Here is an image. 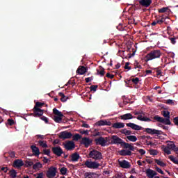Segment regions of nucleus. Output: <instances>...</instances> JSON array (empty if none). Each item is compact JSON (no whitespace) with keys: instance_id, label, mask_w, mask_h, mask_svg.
<instances>
[{"instance_id":"nucleus-1","label":"nucleus","mask_w":178,"mask_h":178,"mask_svg":"<svg viewBox=\"0 0 178 178\" xmlns=\"http://www.w3.org/2000/svg\"><path fill=\"white\" fill-rule=\"evenodd\" d=\"M111 144H116L117 145H119L120 144L122 148L124 149H130V151H134V149H136L137 148L133 146V144L123 141V139L119 138V136L116 135H113L111 136Z\"/></svg>"},{"instance_id":"nucleus-2","label":"nucleus","mask_w":178,"mask_h":178,"mask_svg":"<svg viewBox=\"0 0 178 178\" xmlns=\"http://www.w3.org/2000/svg\"><path fill=\"white\" fill-rule=\"evenodd\" d=\"M162 115L164 118L160 117L159 115H155L153 119L156 122H159V123H163L164 124L170 125L172 122H170V113L168 111H163Z\"/></svg>"},{"instance_id":"nucleus-3","label":"nucleus","mask_w":178,"mask_h":178,"mask_svg":"<svg viewBox=\"0 0 178 178\" xmlns=\"http://www.w3.org/2000/svg\"><path fill=\"white\" fill-rule=\"evenodd\" d=\"M162 53L161 50H152L145 56V62H149L154 59H159Z\"/></svg>"},{"instance_id":"nucleus-4","label":"nucleus","mask_w":178,"mask_h":178,"mask_svg":"<svg viewBox=\"0 0 178 178\" xmlns=\"http://www.w3.org/2000/svg\"><path fill=\"white\" fill-rule=\"evenodd\" d=\"M45 105L44 103H41L40 102H37L34 108H33V113L35 118L37 116H42L44 115V110H41L40 108H42Z\"/></svg>"},{"instance_id":"nucleus-5","label":"nucleus","mask_w":178,"mask_h":178,"mask_svg":"<svg viewBox=\"0 0 178 178\" xmlns=\"http://www.w3.org/2000/svg\"><path fill=\"white\" fill-rule=\"evenodd\" d=\"M89 158L94 159L95 161H101L103 159L102 153L98 150L92 149L88 154Z\"/></svg>"},{"instance_id":"nucleus-6","label":"nucleus","mask_w":178,"mask_h":178,"mask_svg":"<svg viewBox=\"0 0 178 178\" xmlns=\"http://www.w3.org/2000/svg\"><path fill=\"white\" fill-rule=\"evenodd\" d=\"M84 165L86 168L88 169H95L97 170L99 166H101V164L97 161H92L91 159H88L86 161H85Z\"/></svg>"},{"instance_id":"nucleus-7","label":"nucleus","mask_w":178,"mask_h":178,"mask_svg":"<svg viewBox=\"0 0 178 178\" xmlns=\"http://www.w3.org/2000/svg\"><path fill=\"white\" fill-rule=\"evenodd\" d=\"M53 113L54 115H56L54 118V122H56V123H60L63 118V114L62 113V112L59 111V110L56 108H54Z\"/></svg>"},{"instance_id":"nucleus-8","label":"nucleus","mask_w":178,"mask_h":178,"mask_svg":"<svg viewBox=\"0 0 178 178\" xmlns=\"http://www.w3.org/2000/svg\"><path fill=\"white\" fill-rule=\"evenodd\" d=\"M95 143L96 145H101V147H106V144L108 143V137L104 138L100 136L95 139Z\"/></svg>"},{"instance_id":"nucleus-9","label":"nucleus","mask_w":178,"mask_h":178,"mask_svg":"<svg viewBox=\"0 0 178 178\" xmlns=\"http://www.w3.org/2000/svg\"><path fill=\"white\" fill-rule=\"evenodd\" d=\"M72 137H73V134L67 131H61L58 134V138L61 140H67L72 138Z\"/></svg>"},{"instance_id":"nucleus-10","label":"nucleus","mask_w":178,"mask_h":178,"mask_svg":"<svg viewBox=\"0 0 178 178\" xmlns=\"http://www.w3.org/2000/svg\"><path fill=\"white\" fill-rule=\"evenodd\" d=\"M143 130L145 133H147V134H150L151 136H154V134L161 136V134H162V131H159L155 129L145 128Z\"/></svg>"},{"instance_id":"nucleus-11","label":"nucleus","mask_w":178,"mask_h":178,"mask_svg":"<svg viewBox=\"0 0 178 178\" xmlns=\"http://www.w3.org/2000/svg\"><path fill=\"white\" fill-rule=\"evenodd\" d=\"M64 148L67 149V151H73L74 148H76V145L74 142L72 140H68L65 143H63Z\"/></svg>"},{"instance_id":"nucleus-12","label":"nucleus","mask_w":178,"mask_h":178,"mask_svg":"<svg viewBox=\"0 0 178 178\" xmlns=\"http://www.w3.org/2000/svg\"><path fill=\"white\" fill-rule=\"evenodd\" d=\"M46 176L48 178H53L56 176V168L50 167L46 173Z\"/></svg>"},{"instance_id":"nucleus-13","label":"nucleus","mask_w":178,"mask_h":178,"mask_svg":"<svg viewBox=\"0 0 178 178\" xmlns=\"http://www.w3.org/2000/svg\"><path fill=\"white\" fill-rule=\"evenodd\" d=\"M51 151L56 156H62V154H63V149L60 146L52 147Z\"/></svg>"},{"instance_id":"nucleus-14","label":"nucleus","mask_w":178,"mask_h":178,"mask_svg":"<svg viewBox=\"0 0 178 178\" xmlns=\"http://www.w3.org/2000/svg\"><path fill=\"white\" fill-rule=\"evenodd\" d=\"M81 143L85 145L86 148H88V147H90V145L92 144V140L89 138L84 137V138H82Z\"/></svg>"},{"instance_id":"nucleus-15","label":"nucleus","mask_w":178,"mask_h":178,"mask_svg":"<svg viewBox=\"0 0 178 178\" xmlns=\"http://www.w3.org/2000/svg\"><path fill=\"white\" fill-rule=\"evenodd\" d=\"M138 2L143 8H149L152 3V0H138Z\"/></svg>"},{"instance_id":"nucleus-16","label":"nucleus","mask_w":178,"mask_h":178,"mask_svg":"<svg viewBox=\"0 0 178 178\" xmlns=\"http://www.w3.org/2000/svg\"><path fill=\"white\" fill-rule=\"evenodd\" d=\"M118 163L120 168H122V169H129V168L131 167V165H130V163L126 160L118 161Z\"/></svg>"},{"instance_id":"nucleus-17","label":"nucleus","mask_w":178,"mask_h":178,"mask_svg":"<svg viewBox=\"0 0 178 178\" xmlns=\"http://www.w3.org/2000/svg\"><path fill=\"white\" fill-rule=\"evenodd\" d=\"M13 168H17V169H19L22 166H24V163L22 159H16L13 161Z\"/></svg>"},{"instance_id":"nucleus-18","label":"nucleus","mask_w":178,"mask_h":178,"mask_svg":"<svg viewBox=\"0 0 178 178\" xmlns=\"http://www.w3.org/2000/svg\"><path fill=\"white\" fill-rule=\"evenodd\" d=\"M79 159H80V154L79 153L75 152L70 156V162H78Z\"/></svg>"},{"instance_id":"nucleus-19","label":"nucleus","mask_w":178,"mask_h":178,"mask_svg":"<svg viewBox=\"0 0 178 178\" xmlns=\"http://www.w3.org/2000/svg\"><path fill=\"white\" fill-rule=\"evenodd\" d=\"M126 126L127 127H130L131 129H132L133 130H136V131H138V130H142L143 129V127L140 125H138V124H136L134 123H131V122H129V123H127L126 124Z\"/></svg>"},{"instance_id":"nucleus-20","label":"nucleus","mask_w":178,"mask_h":178,"mask_svg":"<svg viewBox=\"0 0 178 178\" xmlns=\"http://www.w3.org/2000/svg\"><path fill=\"white\" fill-rule=\"evenodd\" d=\"M134 118H136V117L133 116L131 113H126L120 116V119L122 120H130Z\"/></svg>"},{"instance_id":"nucleus-21","label":"nucleus","mask_w":178,"mask_h":178,"mask_svg":"<svg viewBox=\"0 0 178 178\" xmlns=\"http://www.w3.org/2000/svg\"><path fill=\"white\" fill-rule=\"evenodd\" d=\"M97 126H112L111 121L101 120L96 123Z\"/></svg>"},{"instance_id":"nucleus-22","label":"nucleus","mask_w":178,"mask_h":178,"mask_svg":"<svg viewBox=\"0 0 178 178\" xmlns=\"http://www.w3.org/2000/svg\"><path fill=\"white\" fill-rule=\"evenodd\" d=\"M146 175L149 178H154V177L156 176L158 173H156V172L154 171L153 170L149 168L146 170Z\"/></svg>"},{"instance_id":"nucleus-23","label":"nucleus","mask_w":178,"mask_h":178,"mask_svg":"<svg viewBox=\"0 0 178 178\" xmlns=\"http://www.w3.org/2000/svg\"><path fill=\"white\" fill-rule=\"evenodd\" d=\"M87 67H84V66H79V68L76 70V73L78 74H85L86 73H87Z\"/></svg>"},{"instance_id":"nucleus-24","label":"nucleus","mask_w":178,"mask_h":178,"mask_svg":"<svg viewBox=\"0 0 178 178\" xmlns=\"http://www.w3.org/2000/svg\"><path fill=\"white\" fill-rule=\"evenodd\" d=\"M131 151L133 150H130V149H122L121 151H120V155H121L122 156H130V155H131Z\"/></svg>"},{"instance_id":"nucleus-25","label":"nucleus","mask_w":178,"mask_h":178,"mask_svg":"<svg viewBox=\"0 0 178 178\" xmlns=\"http://www.w3.org/2000/svg\"><path fill=\"white\" fill-rule=\"evenodd\" d=\"M136 119H138V120H140V122H152V120H151V118L146 116H143V115H138Z\"/></svg>"},{"instance_id":"nucleus-26","label":"nucleus","mask_w":178,"mask_h":178,"mask_svg":"<svg viewBox=\"0 0 178 178\" xmlns=\"http://www.w3.org/2000/svg\"><path fill=\"white\" fill-rule=\"evenodd\" d=\"M31 149H32V152L34 154L35 156H38V155L41 154V152H40V149H38L35 145H31Z\"/></svg>"},{"instance_id":"nucleus-27","label":"nucleus","mask_w":178,"mask_h":178,"mask_svg":"<svg viewBox=\"0 0 178 178\" xmlns=\"http://www.w3.org/2000/svg\"><path fill=\"white\" fill-rule=\"evenodd\" d=\"M167 147L172 151H174V152H177L178 151V147H176V145H175L173 142H170L169 143H168Z\"/></svg>"},{"instance_id":"nucleus-28","label":"nucleus","mask_w":178,"mask_h":178,"mask_svg":"<svg viewBox=\"0 0 178 178\" xmlns=\"http://www.w3.org/2000/svg\"><path fill=\"white\" fill-rule=\"evenodd\" d=\"M113 129H123L124 127V123L123 122H115L112 124Z\"/></svg>"},{"instance_id":"nucleus-29","label":"nucleus","mask_w":178,"mask_h":178,"mask_svg":"<svg viewBox=\"0 0 178 178\" xmlns=\"http://www.w3.org/2000/svg\"><path fill=\"white\" fill-rule=\"evenodd\" d=\"M8 175L10 178L17 177V172L15 169H12L9 171Z\"/></svg>"},{"instance_id":"nucleus-30","label":"nucleus","mask_w":178,"mask_h":178,"mask_svg":"<svg viewBox=\"0 0 178 178\" xmlns=\"http://www.w3.org/2000/svg\"><path fill=\"white\" fill-rule=\"evenodd\" d=\"M97 74H99L102 76H105V69L102 66L99 67V70H97Z\"/></svg>"},{"instance_id":"nucleus-31","label":"nucleus","mask_w":178,"mask_h":178,"mask_svg":"<svg viewBox=\"0 0 178 178\" xmlns=\"http://www.w3.org/2000/svg\"><path fill=\"white\" fill-rule=\"evenodd\" d=\"M177 37L175 36H169L168 37V40H170L171 44H172V45H175L176 42H177Z\"/></svg>"},{"instance_id":"nucleus-32","label":"nucleus","mask_w":178,"mask_h":178,"mask_svg":"<svg viewBox=\"0 0 178 178\" xmlns=\"http://www.w3.org/2000/svg\"><path fill=\"white\" fill-rule=\"evenodd\" d=\"M58 95L59 97H61L60 98L61 102H66V101H67V97H66V95H65V94H63V92H58Z\"/></svg>"},{"instance_id":"nucleus-33","label":"nucleus","mask_w":178,"mask_h":178,"mask_svg":"<svg viewBox=\"0 0 178 178\" xmlns=\"http://www.w3.org/2000/svg\"><path fill=\"white\" fill-rule=\"evenodd\" d=\"M38 144L40 147H42V148H48V145L47 144V141L44 140H38Z\"/></svg>"},{"instance_id":"nucleus-34","label":"nucleus","mask_w":178,"mask_h":178,"mask_svg":"<svg viewBox=\"0 0 178 178\" xmlns=\"http://www.w3.org/2000/svg\"><path fill=\"white\" fill-rule=\"evenodd\" d=\"M42 168V164L40 162H38L33 165V169L37 170V169H41Z\"/></svg>"},{"instance_id":"nucleus-35","label":"nucleus","mask_w":178,"mask_h":178,"mask_svg":"<svg viewBox=\"0 0 178 178\" xmlns=\"http://www.w3.org/2000/svg\"><path fill=\"white\" fill-rule=\"evenodd\" d=\"M95 172H86L84 174L85 178H94V176H95Z\"/></svg>"},{"instance_id":"nucleus-36","label":"nucleus","mask_w":178,"mask_h":178,"mask_svg":"<svg viewBox=\"0 0 178 178\" xmlns=\"http://www.w3.org/2000/svg\"><path fill=\"white\" fill-rule=\"evenodd\" d=\"M127 138L129 141H131L132 143H136V141H137V136H127Z\"/></svg>"},{"instance_id":"nucleus-37","label":"nucleus","mask_w":178,"mask_h":178,"mask_svg":"<svg viewBox=\"0 0 178 178\" xmlns=\"http://www.w3.org/2000/svg\"><path fill=\"white\" fill-rule=\"evenodd\" d=\"M154 162L157 163L159 166H161L162 168H165L166 166V163H163V161H161L156 159H154Z\"/></svg>"},{"instance_id":"nucleus-38","label":"nucleus","mask_w":178,"mask_h":178,"mask_svg":"<svg viewBox=\"0 0 178 178\" xmlns=\"http://www.w3.org/2000/svg\"><path fill=\"white\" fill-rule=\"evenodd\" d=\"M73 141H79V140H81V135L79 134H76L72 136Z\"/></svg>"},{"instance_id":"nucleus-39","label":"nucleus","mask_w":178,"mask_h":178,"mask_svg":"<svg viewBox=\"0 0 178 178\" xmlns=\"http://www.w3.org/2000/svg\"><path fill=\"white\" fill-rule=\"evenodd\" d=\"M155 70H156V76L157 77L158 76H162V68L161 67L155 68Z\"/></svg>"},{"instance_id":"nucleus-40","label":"nucleus","mask_w":178,"mask_h":178,"mask_svg":"<svg viewBox=\"0 0 178 178\" xmlns=\"http://www.w3.org/2000/svg\"><path fill=\"white\" fill-rule=\"evenodd\" d=\"M169 159L171 160V161L173 162V163H175V165H178V159L177 158H175V156L171 155V156H169Z\"/></svg>"},{"instance_id":"nucleus-41","label":"nucleus","mask_w":178,"mask_h":178,"mask_svg":"<svg viewBox=\"0 0 178 178\" xmlns=\"http://www.w3.org/2000/svg\"><path fill=\"white\" fill-rule=\"evenodd\" d=\"M121 133L125 134V136H130L131 134V131L124 129L121 131Z\"/></svg>"},{"instance_id":"nucleus-42","label":"nucleus","mask_w":178,"mask_h":178,"mask_svg":"<svg viewBox=\"0 0 178 178\" xmlns=\"http://www.w3.org/2000/svg\"><path fill=\"white\" fill-rule=\"evenodd\" d=\"M60 172L61 175L65 176L66 173H67V168L66 167L61 168V169L60 170Z\"/></svg>"},{"instance_id":"nucleus-43","label":"nucleus","mask_w":178,"mask_h":178,"mask_svg":"<svg viewBox=\"0 0 178 178\" xmlns=\"http://www.w3.org/2000/svg\"><path fill=\"white\" fill-rule=\"evenodd\" d=\"M33 165H34V163L33 161H30V160L26 161L25 162L26 168H30V167L33 166Z\"/></svg>"},{"instance_id":"nucleus-44","label":"nucleus","mask_w":178,"mask_h":178,"mask_svg":"<svg viewBox=\"0 0 178 178\" xmlns=\"http://www.w3.org/2000/svg\"><path fill=\"white\" fill-rule=\"evenodd\" d=\"M163 151H164L165 154H167V155H170V154H172L170 149L168 146H166Z\"/></svg>"},{"instance_id":"nucleus-45","label":"nucleus","mask_w":178,"mask_h":178,"mask_svg":"<svg viewBox=\"0 0 178 178\" xmlns=\"http://www.w3.org/2000/svg\"><path fill=\"white\" fill-rule=\"evenodd\" d=\"M143 67L140 65L139 62L135 61L134 63V69H142Z\"/></svg>"},{"instance_id":"nucleus-46","label":"nucleus","mask_w":178,"mask_h":178,"mask_svg":"<svg viewBox=\"0 0 178 178\" xmlns=\"http://www.w3.org/2000/svg\"><path fill=\"white\" fill-rule=\"evenodd\" d=\"M43 154L44 155H47L48 156H49V155H51V149H43Z\"/></svg>"},{"instance_id":"nucleus-47","label":"nucleus","mask_w":178,"mask_h":178,"mask_svg":"<svg viewBox=\"0 0 178 178\" xmlns=\"http://www.w3.org/2000/svg\"><path fill=\"white\" fill-rule=\"evenodd\" d=\"M8 170H9V168L8 167H0V172H4V173H8Z\"/></svg>"},{"instance_id":"nucleus-48","label":"nucleus","mask_w":178,"mask_h":178,"mask_svg":"<svg viewBox=\"0 0 178 178\" xmlns=\"http://www.w3.org/2000/svg\"><path fill=\"white\" fill-rule=\"evenodd\" d=\"M155 169L158 173H160L161 175H165V172L162 170V169L159 168L157 165H155Z\"/></svg>"},{"instance_id":"nucleus-49","label":"nucleus","mask_w":178,"mask_h":178,"mask_svg":"<svg viewBox=\"0 0 178 178\" xmlns=\"http://www.w3.org/2000/svg\"><path fill=\"white\" fill-rule=\"evenodd\" d=\"M168 9H169L168 7H163L159 10V13H165Z\"/></svg>"},{"instance_id":"nucleus-50","label":"nucleus","mask_w":178,"mask_h":178,"mask_svg":"<svg viewBox=\"0 0 178 178\" xmlns=\"http://www.w3.org/2000/svg\"><path fill=\"white\" fill-rule=\"evenodd\" d=\"M79 133L81 134H85V136H88V130L80 129Z\"/></svg>"},{"instance_id":"nucleus-51","label":"nucleus","mask_w":178,"mask_h":178,"mask_svg":"<svg viewBox=\"0 0 178 178\" xmlns=\"http://www.w3.org/2000/svg\"><path fill=\"white\" fill-rule=\"evenodd\" d=\"M165 104H167V105H175V101L172 99H168L166 100Z\"/></svg>"},{"instance_id":"nucleus-52","label":"nucleus","mask_w":178,"mask_h":178,"mask_svg":"<svg viewBox=\"0 0 178 178\" xmlns=\"http://www.w3.org/2000/svg\"><path fill=\"white\" fill-rule=\"evenodd\" d=\"M98 88V86H97V85H92L91 86H90V91H94V92H95V91H97V89Z\"/></svg>"},{"instance_id":"nucleus-53","label":"nucleus","mask_w":178,"mask_h":178,"mask_svg":"<svg viewBox=\"0 0 178 178\" xmlns=\"http://www.w3.org/2000/svg\"><path fill=\"white\" fill-rule=\"evenodd\" d=\"M131 81L132 83H134V84H138L140 81V79L136 77V78L132 79Z\"/></svg>"},{"instance_id":"nucleus-54","label":"nucleus","mask_w":178,"mask_h":178,"mask_svg":"<svg viewBox=\"0 0 178 178\" xmlns=\"http://www.w3.org/2000/svg\"><path fill=\"white\" fill-rule=\"evenodd\" d=\"M149 154L150 155H158V151L156 149H150Z\"/></svg>"},{"instance_id":"nucleus-55","label":"nucleus","mask_w":178,"mask_h":178,"mask_svg":"<svg viewBox=\"0 0 178 178\" xmlns=\"http://www.w3.org/2000/svg\"><path fill=\"white\" fill-rule=\"evenodd\" d=\"M8 155L10 158H15L16 153L15 152L10 151L8 152Z\"/></svg>"},{"instance_id":"nucleus-56","label":"nucleus","mask_w":178,"mask_h":178,"mask_svg":"<svg viewBox=\"0 0 178 178\" xmlns=\"http://www.w3.org/2000/svg\"><path fill=\"white\" fill-rule=\"evenodd\" d=\"M94 80V76L88 77L85 79L86 83H90V81H92Z\"/></svg>"},{"instance_id":"nucleus-57","label":"nucleus","mask_w":178,"mask_h":178,"mask_svg":"<svg viewBox=\"0 0 178 178\" xmlns=\"http://www.w3.org/2000/svg\"><path fill=\"white\" fill-rule=\"evenodd\" d=\"M8 124H9V126H13V124H15V120H13L12 119H8Z\"/></svg>"},{"instance_id":"nucleus-58","label":"nucleus","mask_w":178,"mask_h":178,"mask_svg":"<svg viewBox=\"0 0 178 178\" xmlns=\"http://www.w3.org/2000/svg\"><path fill=\"white\" fill-rule=\"evenodd\" d=\"M165 22V18L162 17L161 19H156L157 24H162Z\"/></svg>"},{"instance_id":"nucleus-59","label":"nucleus","mask_w":178,"mask_h":178,"mask_svg":"<svg viewBox=\"0 0 178 178\" xmlns=\"http://www.w3.org/2000/svg\"><path fill=\"white\" fill-rule=\"evenodd\" d=\"M118 30H119L120 31H124V28H123L122 24H120L118 26H117Z\"/></svg>"},{"instance_id":"nucleus-60","label":"nucleus","mask_w":178,"mask_h":178,"mask_svg":"<svg viewBox=\"0 0 178 178\" xmlns=\"http://www.w3.org/2000/svg\"><path fill=\"white\" fill-rule=\"evenodd\" d=\"M134 115H138V116H140V115H143V116H145V113L143 111H136L134 112Z\"/></svg>"},{"instance_id":"nucleus-61","label":"nucleus","mask_w":178,"mask_h":178,"mask_svg":"<svg viewBox=\"0 0 178 178\" xmlns=\"http://www.w3.org/2000/svg\"><path fill=\"white\" fill-rule=\"evenodd\" d=\"M41 120H43L45 123H48V118L45 116H42L40 118Z\"/></svg>"},{"instance_id":"nucleus-62","label":"nucleus","mask_w":178,"mask_h":178,"mask_svg":"<svg viewBox=\"0 0 178 178\" xmlns=\"http://www.w3.org/2000/svg\"><path fill=\"white\" fill-rule=\"evenodd\" d=\"M173 122H174L175 126H178V116H177V117H175V118L173 119Z\"/></svg>"},{"instance_id":"nucleus-63","label":"nucleus","mask_w":178,"mask_h":178,"mask_svg":"<svg viewBox=\"0 0 178 178\" xmlns=\"http://www.w3.org/2000/svg\"><path fill=\"white\" fill-rule=\"evenodd\" d=\"M36 178H44V172L38 173V176Z\"/></svg>"},{"instance_id":"nucleus-64","label":"nucleus","mask_w":178,"mask_h":178,"mask_svg":"<svg viewBox=\"0 0 178 178\" xmlns=\"http://www.w3.org/2000/svg\"><path fill=\"white\" fill-rule=\"evenodd\" d=\"M138 152H139V154H140V155H145V150H144V149H140L138 150Z\"/></svg>"}]
</instances>
